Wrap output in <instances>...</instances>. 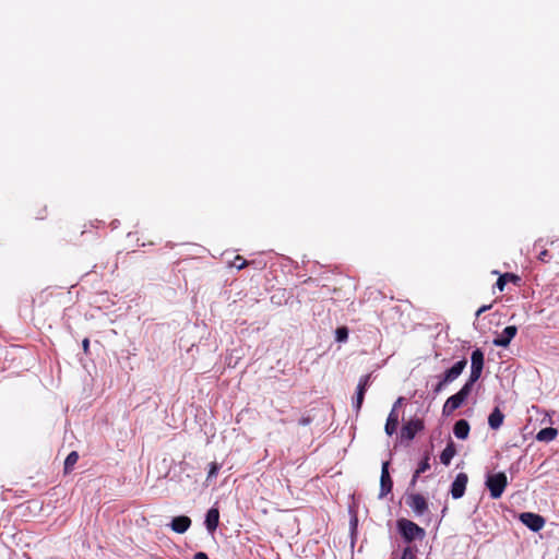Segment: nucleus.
<instances>
[{
    "label": "nucleus",
    "instance_id": "obj_15",
    "mask_svg": "<svg viewBox=\"0 0 559 559\" xmlns=\"http://www.w3.org/2000/svg\"><path fill=\"white\" fill-rule=\"evenodd\" d=\"M399 421H400L399 412L395 409H391V412L389 413V416L386 418L385 426H384V431L388 436H392L393 433L396 432L397 427H399Z\"/></svg>",
    "mask_w": 559,
    "mask_h": 559
},
{
    "label": "nucleus",
    "instance_id": "obj_26",
    "mask_svg": "<svg viewBox=\"0 0 559 559\" xmlns=\"http://www.w3.org/2000/svg\"><path fill=\"white\" fill-rule=\"evenodd\" d=\"M219 468H221V465L217 464L216 462L211 463L210 464V469H209V473H207V480L216 477L217 474H218Z\"/></svg>",
    "mask_w": 559,
    "mask_h": 559
},
{
    "label": "nucleus",
    "instance_id": "obj_5",
    "mask_svg": "<svg viewBox=\"0 0 559 559\" xmlns=\"http://www.w3.org/2000/svg\"><path fill=\"white\" fill-rule=\"evenodd\" d=\"M406 504L412 509L416 516H423L429 511V503L420 493H408L406 496Z\"/></svg>",
    "mask_w": 559,
    "mask_h": 559
},
{
    "label": "nucleus",
    "instance_id": "obj_27",
    "mask_svg": "<svg viewBox=\"0 0 559 559\" xmlns=\"http://www.w3.org/2000/svg\"><path fill=\"white\" fill-rule=\"evenodd\" d=\"M401 559H415V554L411 547H406L403 550Z\"/></svg>",
    "mask_w": 559,
    "mask_h": 559
},
{
    "label": "nucleus",
    "instance_id": "obj_29",
    "mask_svg": "<svg viewBox=\"0 0 559 559\" xmlns=\"http://www.w3.org/2000/svg\"><path fill=\"white\" fill-rule=\"evenodd\" d=\"M492 305H484L476 311V317L478 318L481 313L491 309Z\"/></svg>",
    "mask_w": 559,
    "mask_h": 559
},
{
    "label": "nucleus",
    "instance_id": "obj_31",
    "mask_svg": "<svg viewBox=\"0 0 559 559\" xmlns=\"http://www.w3.org/2000/svg\"><path fill=\"white\" fill-rule=\"evenodd\" d=\"M548 257V250L544 249L539 252L538 254V260L542 261V262H546L547 261V258Z\"/></svg>",
    "mask_w": 559,
    "mask_h": 559
},
{
    "label": "nucleus",
    "instance_id": "obj_9",
    "mask_svg": "<svg viewBox=\"0 0 559 559\" xmlns=\"http://www.w3.org/2000/svg\"><path fill=\"white\" fill-rule=\"evenodd\" d=\"M393 480L389 473V462H384L381 468V477H380V498L385 497L388 493L392 491Z\"/></svg>",
    "mask_w": 559,
    "mask_h": 559
},
{
    "label": "nucleus",
    "instance_id": "obj_8",
    "mask_svg": "<svg viewBox=\"0 0 559 559\" xmlns=\"http://www.w3.org/2000/svg\"><path fill=\"white\" fill-rule=\"evenodd\" d=\"M468 476L465 473H459L451 485V496L453 499H460L464 496Z\"/></svg>",
    "mask_w": 559,
    "mask_h": 559
},
{
    "label": "nucleus",
    "instance_id": "obj_12",
    "mask_svg": "<svg viewBox=\"0 0 559 559\" xmlns=\"http://www.w3.org/2000/svg\"><path fill=\"white\" fill-rule=\"evenodd\" d=\"M522 282V278L514 274V273H504L500 274V276L497 280L496 286L497 288L502 292L508 283H512L515 286H520Z\"/></svg>",
    "mask_w": 559,
    "mask_h": 559
},
{
    "label": "nucleus",
    "instance_id": "obj_24",
    "mask_svg": "<svg viewBox=\"0 0 559 559\" xmlns=\"http://www.w3.org/2000/svg\"><path fill=\"white\" fill-rule=\"evenodd\" d=\"M250 264H251V262L247 261L246 259H243L239 254L236 255L234 261L231 262V266L236 267L237 270H242V269L247 267Z\"/></svg>",
    "mask_w": 559,
    "mask_h": 559
},
{
    "label": "nucleus",
    "instance_id": "obj_25",
    "mask_svg": "<svg viewBox=\"0 0 559 559\" xmlns=\"http://www.w3.org/2000/svg\"><path fill=\"white\" fill-rule=\"evenodd\" d=\"M335 338L337 342H346L348 338V329L346 326L337 328L335 331Z\"/></svg>",
    "mask_w": 559,
    "mask_h": 559
},
{
    "label": "nucleus",
    "instance_id": "obj_33",
    "mask_svg": "<svg viewBox=\"0 0 559 559\" xmlns=\"http://www.w3.org/2000/svg\"><path fill=\"white\" fill-rule=\"evenodd\" d=\"M45 216H46V207H44L41 211H38L36 213V218H38V219H44Z\"/></svg>",
    "mask_w": 559,
    "mask_h": 559
},
{
    "label": "nucleus",
    "instance_id": "obj_18",
    "mask_svg": "<svg viewBox=\"0 0 559 559\" xmlns=\"http://www.w3.org/2000/svg\"><path fill=\"white\" fill-rule=\"evenodd\" d=\"M558 436V430L554 427H546L540 429L536 435V440L540 442H550Z\"/></svg>",
    "mask_w": 559,
    "mask_h": 559
},
{
    "label": "nucleus",
    "instance_id": "obj_3",
    "mask_svg": "<svg viewBox=\"0 0 559 559\" xmlns=\"http://www.w3.org/2000/svg\"><path fill=\"white\" fill-rule=\"evenodd\" d=\"M466 365H467V360L461 359L457 362H455L450 369L445 370L442 379L435 386L433 392L435 393L441 392L447 386V384L456 380L460 377V374L463 372V370L465 369Z\"/></svg>",
    "mask_w": 559,
    "mask_h": 559
},
{
    "label": "nucleus",
    "instance_id": "obj_10",
    "mask_svg": "<svg viewBox=\"0 0 559 559\" xmlns=\"http://www.w3.org/2000/svg\"><path fill=\"white\" fill-rule=\"evenodd\" d=\"M518 329L515 325H509L493 340V345L498 347H507L512 338L516 335Z\"/></svg>",
    "mask_w": 559,
    "mask_h": 559
},
{
    "label": "nucleus",
    "instance_id": "obj_20",
    "mask_svg": "<svg viewBox=\"0 0 559 559\" xmlns=\"http://www.w3.org/2000/svg\"><path fill=\"white\" fill-rule=\"evenodd\" d=\"M429 460H430L429 453H426L425 456L423 457L421 462L418 464V466L412 477L411 486L414 487L416 485L417 479L420 476V474L425 473L426 471H428L430 468Z\"/></svg>",
    "mask_w": 559,
    "mask_h": 559
},
{
    "label": "nucleus",
    "instance_id": "obj_13",
    "mask_svg": "<svg viewBox=\"0 0 559 559\" xmlns=\"http://www.w3.org/2000/svg\"><path fill=\"white\" fill-rule=\"evenodd\" d=\"M191 526V519L186 515L176 516L173 519L170 523V527L174 532L178 534L186 533Z\"/></svg>",
    "mask_w": 559,
    "mask_h": 559
},
{
    "label": "nucleus",
    "instance_id": "obj_34",
    "mask_svg": "<svg viewBox=\"0 0 559 559\" xmlns=\"http://www.w3.org/2000/svg\"><path fill=\"white\" fill-rule=\"evenodd\" d=\"M194 559H209L205 552L199 551L194 555Z\"/></svg>",
    "mask_w": 559,
    "mask_h": 559
},
{
    "label": "nucleus",
    "instance_id": "obj_30",
    "mask_svg": "<svg viewBox=\"0 0 559 559\" xmlns=\"http://www.w3.org/2000/svg\"><path fill=\"white\" fill-rule=\"evenodd\" d=\"M82 347H83L84 353L88 354V352H90V340L87 337H85L82 341Z\"/></svg>",
    "mask_w": 559,
    "mask_h": 559
},
{
    "label": "nucleus",
    "instance_id": "obj_7",
    "mask_svg": "<svg viewBox=\"0 0 559 559\" xmlns=\"http://www.w3.org/2000/svg\"><path fill=\"white\" fill-rule=\"evenodd\" d=\"M520 521L533 532H538L545 526V519L532 512H523L520 514Z\"/></svg>",
    "mask_w": 559,
    "mask_h": 559
},
{
    "label": "nucleus",
    "instance_id": "obj_2",
    "mask_svg": "<svg viewBox=\"0 0 559 559\" xmlns=\"http://www.w3.org/2000/svg\"><path fill=\"white\" fill-rule=\"evenodd\" d=\"M508 486V478L503 472L490 474L486 479V487L492 499H499Z\"/></svg>",
    "mask_w": 559,
    "mask_h": 559
},
{
    "label": "nucleus",
    "instance_id": "obj_14",
    "mask_svg": "<svg viewBox=\"0 0 559 559\" xmlns=\"http://www.w3.org/2000/svg\"><path fill=\"white\" fill-rule=\"evenodd\" d=\"M219 524V511L217 508H211L205 518V526L210 533H214Z\"/></svg>",
    "mask_w": 559,
    "mask_h": 559
},
{
    "label": "nucleus",
    "instance_id": "obj_21",
    "mask_svg": "<svg viewBox=\"0 0 559 559\" xmlns=\"http://www.w3.org/2000/svg\"><path fill=\"white\" fill-rule=\"evenodd\" d=\"M481 372H483V369L476 368V367H471L469 378L463 386H468V390L472 392L473 385L475 382L478 381V379L481 376Z\"/></svg>",
    "mask_w": 559,
    "mask_h": 559
},
{
    "label": "nucleus",
    "instance_id": "obj_22",
    "mask_svg": "<svg viewBox=\"0 0 559 559\" xmlns=\"http://www.w3.org/2000/svg\"><path fill=\"white\" fill-rule=\"evenodd\" d=\"M471 361H472L471 367H476V368H480V369L484 368V353L481 352V349L476 348L472 353Z\"/></svg>",
    "mask_w": 559,
    "mask_h": 559
},
{
    "label": "nucleus",
    "instance_id": "obj_32",
    "mask_svg": "<svg viewBox=\"0 0 559 559\" xmlns=\"http://www.w3.org/2000/svg\"><path fill=\"white\" fill-rule=\"evenodd\" d=\"M404 401H405V399H404V397H402V396H400V397L394 402L392 409L397 411V407H400V406L403 404V402H404Z\"/></svg>",
    "mask_w": 559,
    "mask_h": 559
},
{
    "label": "nucleus",
    "instance_id": "obj_6",
    "mask_svg": "<svg viewBox=\"0 0 559 559\" xmlns=\"http://www.w3.org/2000/svg\"><path fill=\"white\" fill-rule=\"evenodd\" d=\"M424 429V421L421 419H411L405 423L400 432V438L402 441H412L416 433Z\"/></svg>",
    "mask_w": 559,
    "mask_h": 559
},
{
    "label": "nucleus",
    "instance_id": "obj_4",
    "mask_svg": "<svg viewBox=\"0 0 559 559\" xmlns=\"http://www.w3.org/2000/svg\"><path fill=\"white\" fill-rule=\"evenodd\" d=\"M469 394L471 391L468 390V386H462L457 393L445 401L442 408L443 415H451L455 409L461 407Z\"/></svg>",
    "mask_w": 559,
    "mask_h": 559
},
{
    "label": "nucleus",
    "instance_id": "obj_28",
    "mask_svg": "<svg viewBox=\"0 0 559 559\" xmlns=\"http://www.w3.org/2000/svg\"><path fill=\"white\" fill-rule=\"evenodd\" d=\"M311 423H312V417H311V416H309V415L302 416V417L299 419V421H298V424H299V425H301V426H308V425H310Z\"/></svg>",
    "mask_w": 559,
    "mask_h": 559
},
{
    "label": "nucleus",
    "instance_id": "obj_19",
    "mask_svg": "<svg viewBox=\"0 0 559 559\" xmlns=\"http://www.w3.org/2000/svg\"><path fill=\"white\" fill-rule=\"evenodd\" d=\"M504 415L499 407H495L488 417V425L491 429H498L503 424Z\"/></svg>",
    "mask_w": 559,
    "mask_h": 559
},
{
    "label": "nucleus",
    "instance_id": "obj_11",
    "mask_svg": "<svg viewBox=\"0 0 559 559\" xmlns=\"http://www.w3.org/2000/svg\"><path fill=\"white\" fill-rule=\"evenodd\" d=\"M371 374L362 376L359 379L358 385H357V392H356V399L354 402V407L356 412H359L361 408V405L364 403L365 393L367 391V388L369 386Z\"/></svg>",
    "mask_w": 559,
    "mask_h": 559
},
{
    "label": "nucleus",
    "instance_id": "obj_16",
    "mask_svg": "<svg viewBox=\"0 0 559 559\" xmlns=\"http://www.w3.org/2000/svg\"><path fill=\"white\" fill-rule=\"evenodd\" d=\"M453 433L457 439H466L469 433V424L465 419H460L454 424Z\"/></svg>",
    "mask_w": 559,
    "mask_h": 559
},
{
    "label": "nucleus",
    "instance_id": "obj_23",
    "mask_svg": "<svg viewBox=\"0 0 559 559\" xmlns=\"http://www.w3.org/2000/svg\"><path fill=\"white\" fill-rule=\"evenodd\" d=\"M79 454L76 451H72L68 454L64 460V473H70L74 465L78 463Z\"/></svg>",
    "mask_w": 559,
    "mask_h": 559
},
{
    "label": "nucleus",
    "instance_id": "obj_17",
    "mask_svg": "<svg viewBox=\"0 0 559 559\" xmlns=\"http://www.w3.org/2000/svg\"><path fill=\"white\" fill-rule=\"evenodd\" d=\"M455 454H456L455 444L453 441L450 440L448 442L447 447L444 448V450L440 454V462L443 465L448 466V465H450V463Z\"/></svg>",
    "mask_w": 559,
    "mask_h": 559
},
{
    "label": "nucleus",
    "instance_id": "obj_1",
    "mask_svg": "<svg viewBox=\"0 0 559 559\" xmlns=\"http://www.w3.org/2000/svg\"><path fill=\"white\" fill-rule=\"evenodd\" d=\"M396 526L406 543H412L416 539L421 540L426 536L425 530L411 520L400 519L396 522Z\"/></svg>",
    "mask_w": 559,
    "mask_h": 559
}]
</instances>
